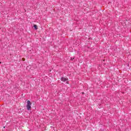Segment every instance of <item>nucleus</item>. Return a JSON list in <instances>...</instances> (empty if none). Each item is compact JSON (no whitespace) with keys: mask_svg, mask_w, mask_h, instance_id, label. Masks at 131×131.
<instances>
[{"mask_svg":"<svg viewBox=\"0 0 131 131\" xmlns=\"http://www.w3.org/2000/svg\"><path fill=\"white\" fill-rule=\"evenodd\" d=\"M82 94H84V93L83 92H82Z\"/></svg>","mask_w":131,"mask_h":131,"instance_id":"423d86ee","label":"nucleus"},{"mask_svg":"<svg viewBox=\"0 0 131 131\" xmlns=\"http://www.w3.org/2000/svg\"><path fill=\"white\" fill-rule=\"evenodd\" d=\"M67 83H68H68H69V82L67 81Z\"/></svg>","mask_w":131,"mask_h":131,"instance_id":"39448f33","label":"nucleus"},{"mask_svg":"<svg viewBox=\"0 0 131 131\" xmlns=\"http://www.w3.org/2000/svg\"><path fill=\"white\" fill-rule=\"evenodd\" d=\"M71 60H72V61H73V60H74V57H73V58L71 57Z\"/></svg>","mask_w":131,"mask_h":131,"instance_id":"20e7f679","label":"nucleus"},{"mask_svg":"<svg viewBox=\"0 0 131 131\" xmlns=\"http://www.w3.org/2000/svg\"><path fill=\"white\" fill-rule=\"evenodd\" d=\"M34 28H35V29H37V26L36 25H34L33 26Z\"/></svg>","mask_w":131,"mask_h":131,"instance_id":"7ed1b4c3","label":"nucleus"},{"mask_svg":"<svg viewBox=\"0 0 131 131\" xmlns=\"http://www.w3.org/2000/svg\"><path fill=\"white\" fill-rule=\"evenodd\" d=\"M60 80H61V81H63V82H65V81H67L68 80V78H64L61 77Z\"/></svg>","mask_w":131,"mask_h":131,"instance_id":"f03ea898","label":"nucleus"},{"mask_svg":"<svg viewBox=\"0 0 131 131\" xmlns=\"http://www.w3.org/2000/svg\"><path fill=\"white\" fill-rule=\"evenodd\" d=\"M31 102L30 101L28 100L27 102V110L29 111L31 110Z\"/></svg>","mask_w":131,"mask_h":131,"instance_id":"f257e3e1","label":"nucleus"}]
</instances>
